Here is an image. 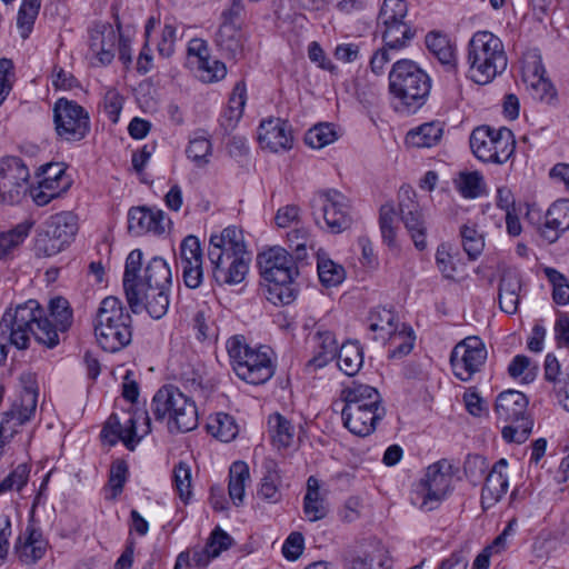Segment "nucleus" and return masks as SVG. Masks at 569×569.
Returning <instances> with one entry per match:
<instances>
[{"label":"nucleus","mask_w":569,"mask_h":569,"mask_svg":"<svg viewBox=\"0 0 569 569\" xmlns=\"http://www.w3.org/2000/svg\"><path fill=\"white\" fill-rule=\"evenodd\" d=\"M142 260L140 249L127 256L122 279L126 299L133 313L146 310L151 318L159 320L170 305L171 269L161 257H152L144 266Z\"/></svg>","instance_id":"obj_1"},{"label":"nucleus","mask_w":569,"mask_h":569,"mask_svg":"<svg viewBox=\"0 0 569 569\" xmlns=\"http://www.w3.org/2000/svg\"><path fill=\"white\" fill-rule=\"evenodd\" d=\"M0 332L8 337L10 345L20 350L28 348L31 336L48 348H54L59 343V336L52 328L51 320L33 299L6 310L0 321Z\"/></svg>","instance_id":"obj_2"},{"label":"nucleus","mask_w":569,"mask_h":569,"mask_svg":"<svg viewBox=\"0 0 569 569\" xmlns=\"http://www.w3.org/2000/svg\"><path fill=\"white\" fill-rule=\"evenodd\" d=\"M260 276L266 282L263 292L273 305H289L296 293L293 279L298 276V264L287 248L272 246L257 257Z\"/></svg>","instance_id":"obj_3"},{"label":"nucleus","mask_w":569,"mask_h":569,"mask_svg":"<svg viewBox=\"0 0 569 569\" xmlns=\"http://www.w3.org/2000/svg\"><path fill=\"white\" fill-rule=\"evenodd\" d=\"M431 79L415 61L402 59L389 72V92L407 112L421 108L430 93Z\"/></svg>","instance_id":"obj_4"},{"label":"nucleus","mask_w":569,"mask_h":569,"mask_svg":"<svg viewBox=\"0 0 569 569\" xmlns=\"http://www.w3.org/2000/svg\"><path fill=\"white\" fill-rule=\"evenodd\" d=\"M132 318L120 299L106 297L97 310L94 335L100 347L116 352L128 346L132 339Z\"/></svg>","instance_id":"obj_5"},{"label":"nucleus","mask_w":569,"mask_h":569,"mask_svg":"<svg viewBox=\"0 0 569 569\" xmlns=\"http://www.w3.org/2000/svg\"><path fill=\"white\" fill-rule=\"evenodd\" d=\"M470 78L487 84L501 74L508 66L502 41L489 31H477L468 43Z\"/></svg>","instance_id":"obj_6"},{"label":"nucleus","mask_w":569,"mask_h":569,"mask_svg":"<svg viewBox=\"0 0 569 569\" xmlns=\"http://www.w3.org/2000/svg\"><path fill=\"white\" fill-rule=\"evenodd\" d=\"M151 410L157 420L162 421L167 418L170 432H189L198 427L194 400L177 387H161L152 398Z\"/></svg>","instance_id":"obj_7"},{"label":"nucleus","mask_w":569,"mask_h":569,"mask_svg":"<svg viewBox=\"0 0 569 569\" xmlns=\"http://www.w3.org/2000/svg\"><path fill=\"white\" fill-rule=\"evenodd\" d=\"M236 375L251 385H262L274 373V367L268 351L253 349L243 336H233L226 343Z\"/></svg>","instance_id":"obj_8"},{"label":"nucleus","mask_w":569,"mask_h":569,"mask_svg":"<svg viewBox=\"0 0 569 569\" xmlns=\"http://www.w3.org/2000/svg\"><path fill=\"white\" fill-rule=\"evenodd\" d=\"M528 399L517 390H506L499 393L495 411L498 419L509 425L502 428V438L507 442H525L533 427V421L527 416Z\"/></svg>","instance_id":"obj_9"},{"label":"nucleus","mask_w":569,"mask_h":569,"mask_svg":"<svg viewBox=\"0 0 569 569\" xmlns=\"http://www.w3.org/2000/svg\"><path fill=\"white\" fill-rule=\"evenodd\" d=\"M469 143L475 157L485 163L503 164L516 151L515 134L506 127L479 126L472 130Z\"/></svg>","instance_id":"obj_10"},{"label":"nucleus","mask_w":569,"mask_h":569,"mask_svg":"<svg viewBox=\"0 0 569 569\" xmlns=\"http://www.w3.org/2000/svg\"><path fill=\"white\" fill-rule=\"evenodd\" d=\"M78 232L77 217L70 211L51 216L44 223L34 241V254L38 258H48L63 251L74 239Z\"/></svg>","instance_id":"obj_11"},{"label":"nucleus","mask_w":569,"mask_h":569,"mask_svg":"<svg viewBox=\"0 0 569 569\" xmlns=\"http://www.w3.org/2000/svg\"><path fill=\"white\" fill-rule=\"evenodd\" d=\"M150 423L147 411L139 415L123 413L122 417L112 413L101 430V438L110 446L122 441L129 450H133L140 440L150 432Z\"/></svg>","instance_id":"obj_12"},{"label":"nucleus","mask_w":569,"mask_h":569,"mask_svg":"<svg viewBox=\"0 0 569 569\" xmlns=\"http://www.w3.org/2000/svg\"><path fill=\"white\" fill-rule=\"evenodd\" d=\"M452 481V465L439 460L427 468L425 477L417 483L413 500H420V508L433 510L449 493Z\"/></svg>","instance_id":"obj_13"},{"label":"nucleus","mask_w":569,"mask_h":569,"mask_svg":"<svg viewBox=\"0 0 569 569\" xmlns=\"http://www.w3.org/2000/svg\"><path fill=\"white\" fill-rule=\"evenodd\" d=\"M54 131L59 139L78 142L90 131V118L82 106L76 101L60 98L53 106Z\"/></svg>","instance_id":"obj_14"},{"label":"nucleus","mask_w":569,"mask_h":569,"mask_svg":"<svg viewBox=\"0 0 569 569\" xmlns=\"http://www.w3.org/2000/svg\"><path fill=\"white\" fill-rule=\"evenodd\" d=\"M483 341L477 336H470L458 342L451 351L450 365L453 375L461 381H469L480 371L487 359Z\"/></svg>","instance_id":"obj_15"},{"label":"nucleus","mask_w":569,"mask_h":569,"mask_svg":"<svg viewBox=\"0 0 569 569\" xmlns=\"http://www.w3.org/2000/svg\"><path fill=\"white\" fill-rule=\"evenodd\" d=\"M29 169L18 157L0 160V200L14 204L27 194L29 188Z\"/></svg>","instance_id":"obj_16"},{"label":"nucleus","mask_w":569,"mask_h":569,"mask_svg":"<svg viewBox=\"0 0 569 569\" xmlns=\"http://www.w3.org/2000/svg\"><path fill=\"white\" fill-rule=\"evenodd\" d=\"M417 194L410 187H402L399 191V214L409 232L415 247L422 251L427 248V227Z\"/></svg>","instance_id":"obj_17"},{"label":"nucleus","mask_w":569,"mask_h":569,"mask_svg":"<svg viewBox=\"0 0 569 569\" xmlns=\"http://www.w3.org/2000/svg\"><path fill=\"white\" fill-rule=\"evenodd\" d=\"M337 357V365L347 376H355L363 363V350L357 341H347L339 351L331 332H322V365Z\"/></svg>","instance_id":"obj_18"},{"label":"nucleus","mask_w":569,"mask_h":569,"mask_svg":"<svg viewBox=\"0 0 569 569\" xmlns=\"http://www.w3.org/2000/svg\"><path fill=\"white\" fill-rule=\"evenodd\" d=\"M322 217L331 233H340L351 226L348 199L338 190L322 194Z\"/></svg>","instance_id":"obj_19"},{"label":"nucleus","mask_w":569,"mask_h":569,"mask_svg":"<svg viewBox=\"0 0 569 569\" xmlns=\"http://www.w3.org/2000/svg\"><path fill=\"white\" fill-rule=\"evenodd\" d=\"M286 244L287 250L301 266L308 263L309 251H315L316 269L320 278V249L316 250L317 236L309 227H293L286 234Z\"/></svg>","instance_id":"obj_20"},{"label":"nucleus","mask_w":569,"mask_h":569,"mask_svg":"<svg viewBox=\"0 0 569 569\" xmlns=\"http://www.w3.org/2000/svg\"><path fill=\"white\" fill-rule=\"evenodd\" d=\"M249 253L242 230L234 226L224 228L219 233H212L209 239L208 258L219 260L222 257H232Z\"/></svg>","instance_id":"obj_21"},{"label":"nucleus","mask_w":569,"mask_h":569,"mask_svg":"<svg viewBox=\"0 0 569 569\" xmlns=\"http://www.w3.org/2000/svg\"><path fill=\"white\" fill-rule=\"evenodd\" d=\"M121 24L117 23V30L109 23L96 24L89 31V47L101 66H108L114 58V48L119 41Z\"/></svg>","instance_id":"obj_22"},{"label":"nucleus","mask_w":569,"mask_h":569,"mask_svg":"<svg viewBox=\"0 0 569 569\" xmlns=\"http://www.w3.org/2000/svg\"><path fill=\"white\" fill-rule=\"evenodd\" d=\"M169 222L170 220L160 209L136 207L128 212V229L136 236L148 232L162 234L166 232Z\"/></svg>","instance_id":"obj_23"},{"label":"nucleus","mask_w":569,"mask_h":569,"mask_svg":"<svg viewBox=\"0 0 569 569\" xmlns=\"http://www.w3.org/2000/svg\"><path fill=\"white\" fill-rule=\"evenodd\" d=\"M258 140L272 152L289 150L293 142L291 127L280 118L264 120L259 126Z\"/></svg>","instance_id":"obj_24"},{"label":"nucleus","mask_w":569,"mask_h":569,"mask_svg":"<svg viewBox=\"0 0 569 569\" xmlns=\"http://www.w3.org/2000/svg\"><path fill=\"white\" fill-rule=\"evenodd\" d=\"M212 267V278L218 284H238L242 282L249 271L250 253L222 257L209 260Z\"/></svg>","instance_id":"obj_25"},{"label":"nucleus","mask_w":569,"mask_h":569,"mask_svg":"<svg viewBox=\"0 0 569 569\" xmlns=\"http://www.w3.org/2000/svg\"><path fill=\"white\" fill-rule=\"evenodd\" d=\"M386 410L366 409L357 406L342 407L343 425L350 432L367 437L376 430L377 423L385 417Z\"/></svg>","instance_id":"obj_26"},{"label":"nucleus","mask_w":569,"mask_h":569,"mask_svg":"<svg viewBox=\"0 0 569 569\" xmlns=\"http://www.w3.org/2000/svg\"><path fill=\"white\" fill-rule=\"evenodd\" d=\"M507 467L508 461L501 458L488 472L481 490V503L485 508L493 506L507 493L509 488L508 477L505 473Z\"/></svg>","instance_id":"obj_27"},{"label":"nucleus","mask_w":569,"mask_h":569,"mask_svg":"<svg viewBox=\"0 0 569 569\" xmlns=\"http://www.w3.org/2000/svg\"><path fill=\"white\" fill-rule=\"evenodd\" d=\"M567 230H569V200L560 199L548 209L540 234L549 243H553Z\"/></svg>","instance_id":"obj_28"},{"label":"nucleus","mask_w":569,"mask_h":569,"mask_svg":"<svg viewBox=\"0 0 569 569\" xmlns=\"http://www.w3.org/2000/svg\"><path fill=\"white\" fill-rule=\"evenodd\" d=\"M342 407L357 406L366 409L385 410L379 391L369 385L352 381L341 391Z\"/></svg>","instance_id":"obj_29"},{"label":"nucleus","mask_w":569,"mask_h":569,"mask_svg":"<svg viewBox=\"0 0 569 569\" xmlns=\"http://www.w3.org/2000/svg\"><path fill=\"white\" fill-rule=\"evenodd\" d=\"M368 329L373 333V340H391L395 342L402 332H398L395 312L386 308H373L367 318Z\"/></svg>","instance_id":"obj_30"},{"label":"nucleus","mask_w":569,"mask_h":569,"mask_svg":"<svg viewBox=\"0 0 569 569\" xmlns=\"http://www.w3.org/2000/svg\"><path fill=\"white\" fill-rule=\"evenodd\" d=\"M14 548L22 562L33 565L44 556L47 541L40 530L29 525L23 536L19 537Z\"/></svg>","instance_id":"obj_31"},{"label":"nucleus","mask_w":569,"mask_h":569,"mask_svg":"<svg viewBox=\"0 0 569 569\" xmlns=\"http://www.w3.org/2000/svg\"><path fill=\"white\" fill-rule=\"evenodd\" d=\"M445 127L440 121H430L410 129L405 142L411 148H432L437 146L443 136Z\"/></svg>","instance_id":"obj_32"},{"label":"nucleus","mask_w":569,"mask_h":569,"mask_svg":"<svg viewBox=\"0 0 569 569\" xmlns=\"http://www.w3.org/2000/svg\"><path fill=\"white\" fill-rule=\"evenodd\" d=\"M521 279L515 271L503 272L499 282V306L508 313L515 315L518 311L520 302Z\"/></svg>","instance_id":"obj_33"},{"label":"nucleus","mask_w":569,"mask_h":569,"mask_svg":"<svg viewBox=\"0 0 569 569\" xmlns=\"http://www.w3.org/2000/svg\"><path fill=\"white\" fill-rule=\"evenodd\" d=\"M426 46L429 51L443 64L448 71H456L457 56L456 47L447 36L440 32H429L426 36Z\"/></svg>","instance_id":"obj_34"},{"label":"nucleus","mask_w":569,"mask_h":569,"mask_svg":"<svg viewBox=\"0 0 569 569\" xmlns=\"http://www.w3.org/2000/svg\"><path fill=\"white\" fill-rule=\"evenodd\" d=\"M385 46L396 51L407 47L415 37V31L406 22L378 24Z\"/></svg>","instance_id":"obj_35"},{"label":"nucleus","mask_w":569,"mask_h":569,"mask_svg":"<svg viewBox=\"0 0 569 569\" xmlns=\"http://www.w3.org/2000/svg\"><path fill=\"white\" fill-rule=\"evenodd\" d=\"M216 43L228 58H237L242 52V33L231 23H223L216 36Z\"/></svg>","instance_id":"obj_36"},{"label":"nucleus","mask_w":569,"mask_h":569,"mask_svg":"<svg viewBox=\"0 0 569 569\" xmlns=\"http://www.w3.org/2000/svg\"><path fill=\"white\" fill-rule=\"evenodd\" d=\"M543 73L545 69L539 61L533 66L531 74L526 76V82L533 99L550 102L556 96V90L552 83L543 77Z\"/></svg>","instance_id":"obj_37"},{"label":"nucleus","mask_w":569,"mask_h":569,"mask_svg":"<svg viewBox=\"0 0 569 569\" xmlns=\"http://www.w3.org/2000/svg\"><path fill=\"white\" fill-rule=\"evenodd\" d=\"M249 467L243 461H236L229 470V497L236 506L243 502L246 482L249 480Z\"/></svg>","instance_id":"obj_38"},{"label":"nucleus","mask_w":569,"mask_h":569,"mask_svg":"<svg viewBox=\"0 0 569 569\" xmlns=\"http://www.w3.org/2000/svg\"><path fill=\"white\" fill-rule=\"evenodd\" d=\"M33 227L32 220H24L12 229L0 233V259L7 257L14 248L19 247L29 236Z\"/></svg>","instance_id":"obj_39"},{"label":"nucleus","mask_w":569,"mask_h":569,"mask_svg":"<svg viewBox=\"0 0 569 569\" xmlns=\"http://www.w3.org/2000/svg\"><path fill=\"white\" fill-rule=\"evenodd\" d=\"M351 569H391V560L382 547L376 546L371 551L355 557Z\"/></svg>","instance_id":"obj_40"},{"label":"nucleus","mask_w":569,"mask_h":569,"mask_svg":"<svg viewBox=\"0 0 569 569\" xmlns=\"http://www.w3.org/2000/svg\"><path fill=\"white\" fill-rule=\"evenodd\" d=\"M269 429L273 445L278 448H288L293 440V427L281 415L274 413L270 416Z\"/></svg>","instance_id":"obj_41"},{"label":"nucleus","mask_w":569,"mask_h":569,"mask_svg":"<svg viewBox=\"0 0 569 569\" xmlns=\"http://www.w3.org/2000/svg\"><path fill=\"white\" fill-rule=\"evenodd\" d=\"M396 209L392 203H385L379 210V228L383 242L389 248L397 247Z\"/></svg>","instance_id":"obj_42"},{"label":"nucleus","mask_w":569,"mask_h":569,"mask_svg":"<svg viewBox=\"0 0 569 569\" xmlns=\"http://www.w3.org/2000/svg\"><path fill=\"white\" fill-rule=\"evenodd\" d=\"M461 243L470 260H476L483 251L485 238L476 224H463L460 228Z\"/></svg>","instance_id":"obj_43"},{"label":"nucleus","mask_w":569,"mask_h":569,"mask_svg":"<svg viewBox=\"0 0 569 569\" xmlns=\"http://www.w3.org/2000/svg\"><path fill=\"white\" fill-rule=\"evenodd\" d=\"M49 316L53 319L54 325L52 328L58 333V330L66 331L72 323V311L69 302L62 297L51 299L49 303Z\"/></svg>","instance_id":"obj_44"},{"label":"nucleus","mask_w":569,"mask_h":569,"mask_svg":"<svg viewBox=\"0 0 569 569\" xmlns=\"http://www.w3.org/2000/svg\"><path fill=\"white\" fill-rule=\"evenodd\" d=\"M208 431L220 441L229 442L237 436L238 427L231 416L218 413L208 423Z\"/></svg>","instance_id":"obj_45"},{"label":"nucleus","mask_w":569,"mask_h":569,"mask_svg":"<svg viewBox=\"0 0 569 569\" xmlns=\"http://www.w3.org/2000/svg\"><path fill=\"white\" fill-rule=\"evenodd\" d=\"M407 12L408 8L405 0H383L377 24L406 21Z\"/></svg>","instance_id":"obj_46"},{"label":"nucleus","mask_w":569,"mask_h":569,"mask_svg":"<svg viewBox=\"0 0 569 569\" xmlns=\"http://www.w3.org/2000/svg\"><path fill=\"white\" fill-rule=\"evenodd\" d=\"M483 178L478 171L462 172L456 180L459 192L465 198H477L482 191Z\"/></svg>","instance_id":"obj_47"},{"label":"nucleus","mask_w":569,"mask_h":569,"mask_svg":"<svg viewBox=\"0 0 569 569\" xmlns=\"http://www.w3.org/2000/svg\"><path fill=\"white\" fill-rule=\"evenodd\" d=\"M320 482L315 477H309L307 481V493L303 499V512L310 521H317L320 519L318 516V500L320 499Z\"/></svg>","instance_id":"obj_48"},{"label":"nucleus","mask_w":569,"mask_h":569,"mask_svg":"<svg viewBox=\"0 0 569 569\" xmlns=\"http://www.w3.org/2000/svg\"><path fill=\"white\" fill-rule=\"evenodd\" d=\"M30 466L28 463L18 465L2 481H0V495L16 490L20 491L28 482Z\"/></svg>","instance_id":"obj_49"},{"label":"nucleus","mask_w":569,"mask_h":569,"mask_svg":"<svg viewBox=\"0 0 569 569\" xmlns=\"http://www.w3.org/2000/svg\"><path fill=\"white\" fill-rule=\"evenodd\" d=\"M186 152L197 167H203L209 162L211 156V142L204 137H196L190 140Z\"/></svg>","instance_id":"obj_50"},{"label":"nucleus","mask_w":569,"mask_h":569,"mask_svg":"<svg viewBox=\"0 0 569 569\" xmlns=\"http://www.w3.org/2000/svg\"><path fill=\"white\" fill-rule=\"evenodd\" d=\"M347 277L342 264L322 256V287L331 288L340 286Z\"/></svg>","instance_id":"obj_51"},{"label":"nucleus","mask_w":569,"mask_h":569,"mask_svg":"<svg viewBox=\"0 0 569 569\" xmlns=\"http://www.w3.org/2000/svg\"><path fill=\"white\" fill-rule=\"evenodd\" d=\"M197 68L198 76L203 82H214L223 79L227 74V68L223 62L219 60H211L208 58L201 62Z\"/></svg>","instance_id":"obj_52"},{"label":"nucleus","mask_w":569,"mask_h":569,"mask_svg":"<svg viewBox=\"0 0 569 569\" xmlns=\"http://www.w3.org/2000/svg\"><path fill=\"white\" fill-rule=\"evenodd\" d=\"M202 261V250L200 241L196 236L186 237L180 244L181 266Z\"/></svg>","instance_id":"obj_53"},{"label":"nucleus","mask_w":569,"mask_h":569,"mask_svg":"<svg viewBox=\"0 0 569 569\" xmlns=\"http://www.w3.org/2000/svg\"><path fill=\"white\" fill-rule=\"evenodd\" d=\"M173 481L182 500L191 495V469L186 462H179L173 469Z\"/></svg>","instance_id":"obj_54"},{"label":"nucleus","mask_w":569,"mask_h":569,"mask_svg":"<svg viewBox=\"0 0 569 569\" xmlns=\"http://www.w3.org/2000/svg\"><path fill=\"white\" fill-rule=\"evenodd\" d=\"M301 221V209L297 204H286L280 207L274 216L277 227L286 229L291 226L299 227Z\"/></svg>","instance_id":"obj_55"},{"label":"nucleus","mask_w":569,"mask_h":569,"mask_svg":"<svg viewBox=\"0 0 569 569\" xmlns=\"http://www.w3.org/2000/svg\"><path fill=\"white\" fill-rule=\"evenodd\" d=\"M530 359L525 355H517L508 367V373L512 378H518L523 375V382L529 383L536 377L537 367L529 369Z\"/></svg>","instance_id":"obj_56"},{"label":"nucleus","mask_w":569,"mask_h":569,"mask_svg":"<svg viewBox=\"0 0 569 569\" xmlns=\"http://www.w3.org/2000/svg\"><path fill=\"white\" fill-rule=\"evenodd\" d=\"M466 477L473 483L481 480L488 470V463L485 457L480 455H469L465 461Z\"/></svg>","instance_id":"obj_57"},{"label":"nucleus","mask_w":569,"mask_h":569,"mask_svg":"<svg viewBox=\"0 0 569 569\" xmlns=\"http://www.w3.org/2000/svg\"><path fill=\"white\" fill-rule=\"evenodd\" d=\"M436 263L440 272L446 278H452L456 271L453 257L451 254V246L449 243H440L436 251Z\"/></svg>","instance_id":"obj_58"},{"label":"nucleus","mask_w":569,"mask_h":569,"mask_svg":"<svg viewBox=\"0 0 569 569\" xmlns=\"http://www.w3.org/2000/svg\"><path fill=\"white\" fill-rule=\"evenodd\" d=\"M128 466L123 460H117L110 469L109 485L112 490V497L116 498L122 492L127 481Z\"/></svg>","instance_id":"obj_59"},{"label":"nucleus","mask_w":569,"mask_h":569,"mask_svg":"<svg viewBox=\"0 0 569 569\" xmlns=\"http://www.w3.org/2000/svg\"><path fill=\"white\" fill-rule=\"evenodd\" d=\"M123 98L116 89L107 90L103 98V109L108 118L113 122H118L122 110Z\"/></svg>","instance_id":"obj_60"},{"label":"nucleus","mask_w":569,"mask_h":569,"mask_svg":"<svg viewBox=\"0 0 569 569\" xmlns=\"http://www.w3.org/2000/svg\"><path fill=\"white\" fill-rule=\"evenodd\" d=\"M303 551V536L300 532H291L283 542L282 555L287 560H297Z\"/></svg>","instance_id":"obj_61"},{"label":"nucleus","mask_w":569,"mask_h":569,"mask_svg":"<svg viewBox=\"0 0 569 569\" xmlns=\"http://www.w3.org/2000/svg\"><path fill=\"white\" fill-rule=\"evenodd\" d=\"M246 106V90L244 87L238 83L229 99V118L230 120L238 121L243 113Z\"/></svg>","instance_id":"obj_62"},{"label":"nucleus","mask_w":569,"mask_h":569,"mask_svg":"<svg viewBox=\"0 0 569 569\" xmlns=\"http://www.w3.org/2000/svg\"><path fill=\"white\" fill-rule=\"evenodd\" d=\"M277 476L269 473L262 478L260 488L258 489V496L271 503H276L280 500V492L277 487Z\"/></svg>","instance_id":"obj_63"},{"label":"nucleus","mask_w":569,"mask_h":569,"mask_svg":"<svg viewBox=\"0 0 569 569\" xmlns=\"http://www.w3.org/2000/svg\"><path fill=\"white\" fill-rule=\"evenodd\" d=\"M182 267V277L184 284L190 289H197L203 281L202 261L194 264L188 263Z\"/></svg>","instance_id":"obj_64"}]
</instances>
